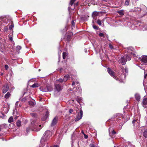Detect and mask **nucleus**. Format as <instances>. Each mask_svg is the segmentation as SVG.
Segmentation results:
<instances>
[{"mask_svg": "<svg viewBox=\"0 0 147 147\" xmlns=\"http://www.w3.org/2000/svg\"><path fill=\"white\" fill-rule=\"evenodd\" d=\"M39 122V120L36 119H34L32 121L30 128L32 130L37 131L40 129L42 127Z\"/></svg>", "mask_w": 147, "mask_h": 147, "instance_id": "f257e3e1", "label": "nucleus"}, {"mask_svg": "<svg viewBox=\"0 0 147 147\" xmlns=\"http://www.w3.org/2000/svg\"><path fill=\"white\" fill-rule=\"evenodd\" d=\"M51 134V133L49 131H47L45 133L40 141V147L45 145V142L49 139Z\"/></svg>", "mask_w": 147, "mask_h": 147, "instance_id": "f03ea898", "label": "nucleus"}, {"mask_svg": "<svg viewBox=\"0 0 147 147\" xmlns=\"http://www.w3.org/2000/svg\"><path fill=\"white\" fill-rule=\"evenodd\" d=\"M72 85L74 86H76L77 87V88L76 89V91H78L80 92H81L82 91V89L80 87L79 83L78 82H73L72 84Z\"/></svg>", "mask_w": 147, "mask_h": 147, "instance_id": "7ed1b4c3", "label": "nucleus"}, {"mask_svg": "<svg viewBox=\"0 0 147 147\" xmlns=\"http://www.w3.org/2000/svg\"><path fill=\"white\" fill-rule=\"evenodd\" d=\"M83 115V111L81 109L80 112L78 113L77 115L76 118L75 119V121H77L81 119Z\"/></svg>", "mask_w": 147, "mask_h": 147, "instance_id": "20e7f679", "label": "nucleus"}, {"mask_svg": "<svg viewBox=\"0 0 147 147\" xmlns=\"http://www.w3.org/2000/svg\"><path fill=\"white\" fill-rule=\"evenodd\" d=\"M107 71L116 80H118L119 79L118 78H117L115 76L114 72L111 70V69L110 68H108L107 69Z\"/></svg>", "mask_w": 147, "mask_h": 147, "instance_id": "39448f33", "label": "nucleus"}, {"mask_svg": "<svg viewBox=\"0 0 147 147\" xmlns=\"http://www.w3.org/2000/svg\"><path fill=\"white\" fill-rule=\"evenodd\" d=\"M9 89V87L7 84H6L3 86V90L2 92L3 93H5Z\"/></svg>", "mask_w": 147, "mask_h": 147, "instance_id": "423d86ee", "label": "nucleus"}, {"mask_svg": "<svg viewBox=\"0 0 147 147\" xmlns=\"http://www.w3.org/2000/svg\"><path fill=\"white\" fill-rule=\"evenodd\" d=\"M147 105V98L145 96L144 97L142 101V106L144 108H146Z\"/></svg>", "mask_w": 147, "mask_h": 147, "instance_id": "0eeeda50", "label": "nucleus"}, {"mask_svg": "<svg viewBox=\"0 0 147 147\" xmlns=\"http://www.w3.org/2000/svg\"><path fill=\"white\" fill-rule=\"evenodd\" d=\"M55 89L58 91H60L62 89V86H61L59 84H55Z\"/></svg>", "mask_w": 147, "mask_h": 147, "instance_id": "6e6552de", "label": "nucleus"}, {"mask_svg": "<svg viewBox=\"0 0 147 147\" xmlns=\"http://www.w3.org/2000/svg\"><path fill=\"white\" fill-rule=\"evenodd\" d=\"M126 61L125 57L124 56L123 57H121V59L119 60V62L121 63L122 65H123L125 64Z\"/></svg>", "mask_w": 147, "mask_h": 147, "instance_id": "1a4fd4ad", "label": "nucleus"}, {"mask_svg": "<svg viewBox=\"0 0 147 147\" xmlns=\"http://www.w3.org/2000/svg\"><path fill=\"white\" fill-rule=\"evenodd\" d=\"M58 118L57 117H55L53 119L52 121L51 125L52 126H54L57 123L58 120Z\"/></svg>", "mask_w": 147, "mask_h": 147, "instance_id": "9d476101", "label": "nucleus"}, {"mask_svg": "<svg viewBox=\"0 0 147 147\" xmlns=\"http://www.w3.org/2000/svg\"><path fill=\"white\" fill-rule=\"evenodd\" d=\"M140 60L144 63H147V56H142L141 57Z\"/></svg>", "mask_w": 147, "mask_h": 147, "instance_id": "9b49d317", "label": "nucleus"}, {"mask_svg": "<svg viewBox=\"0 0 147 147\" xmlns=\"http://www.w3.org/2000/svg\"><path fill=\"white\" fill-rule=\"evenodd\" d=\"M49 116V113L48 112H46L45 114V115L43 116L42 118V121H44L46 120Z\"/></svg>", "mask_w": 147, "mask_h": 147, "instance_id": "f8f14e48", "label": "nucleus"}, {"mask_svg": "<svg viewBox=\"0 0 147 147\" xmlns=\"http://www.w3.org/2000/svg\"><path fill=\"white\" fill-rule=\"evenodd\" d=\"M135 98L136 100L138 102H139L140 99V94L138 93H136L135 95Z\"/></svg>", "mask_w": 147, "mask_h": 147, "instance_id": "ddd939ff", "label": "nucleus"}, {"mask_svg": "<svg viewBox=\"0 0 147 147\" xmlns=\"http://www.w3.org/2000/svg\"><path fill=\"white\" fill-rule=\"evenodd\" d=\"M40 90L43 92H48V90H51V89H47V86L46 87H41L40 88Z\"/></svg>", "mask_w": 147, "mask_h": 147, "instance_id": "4468645a", "label": "nucleus"}, {"mask_svg": "<svg viewBox=\"0 0 147 147\" xmlns=\"http://www.w3.org/2000/svg\"><path fill=\"white\" fill-rule=\"evenodd\" d=\"M129 55V54H128V55H127V54L125 55L124 57H125V58L126 59V60H127L128 61H129L131 59V57L130 55Z\"/></svg>", "mask_w": 147, "mask_h": 147, "instance_id": "2eb2a0df", "label": "nucleus"}, {"mask_svg": "<svg viewBox=\"0 0 147 147\" xmlns=\"http://www.w3.org/2000/svg\"><path fill=\"white\" fill-rule=\"evenodd\" d=\"M69 77V75H65L64 77L63 81L65 82L66 81Z\"/></svg>", "mask_w": 147, "mask_h": 147, "instance_id": "dca6fc26", "label": "nucleus"}, {"mask_svg": "<svg viewBox=\"0 0 147 147\" xmlns=\"http://www.w3.org/2000/svg\"><path fill=\"white\" fill-rule=\"evenodd\" d=\"M39 84L37 83H35L33 84L32 86L31 87L33 88L37 87L39 86Z\"/></svg>", "mask_w": 147, "mask_h": 147, "instance_id": "f3484780", "label": "nucleus"}, {"mask_svg": "<svg viewBox=\"0 0 147 147\" xmlns=\"http://www.w3.org/2000/svg\"><path fill=\"white\" fill-rule=\"evenodd\" d=\"M11 96L10 93L9 92H8L5 95V97L6 98H9Z\"/></svg>", "mask_w": 147, "mask_h": 147, "instance_id": "a211bd4d", "label": "nucleus"}, {"mask_svg": "<svg viewBox=\"0 0 147 147\" xmlns=\"http://www.w3.org/2000/svg\"><path fill=\"white\" fill-rule=\"evenodd\" d=\"M67 55V53L65 52H63V59H65Z\"/></svg>", "mask_w": 147, "mask_h": 147, "instance_id": "6ab92c4d", "label": "nucleus"}, {"mask_svg": "<svg viewBox=\"0 0 147 147\" xmlns=\"http://www.w3.org/2000/svg\"><path fill=\"white\" fill-rule=\"evenodd\" d=\"M120 15L123 16L124 15L123 11V10H121L117 12Z\"/></svg>", "mask_w": 147, "mask_h": 147, "instance_id": "aec40b11", "label": "nucleus"}, {"mask_svg": "<svg viewBox=\"0 0 147 147\" xmlns=\"http://www.w3.org/2000/svg\"><path fill=\"white\" fill-rule=\"evenodd\" d=\"M130 2V0H125L124 5L125 6H127L128 5L129 3Z\"/></svg>", "mask_w": 147, "mask_h": 147, "instance_id": "412c9836", "label": "nucleus"}, {"mask_svg": "<svg viewBox=\"0 0 147 147\" xmlns=\"http://www.w3.org/2000/svg\"><path fill=\"white\" fill-rule=\"evenodd\" d=\"M99 14V12H94L92 13V17L94 16H97Z\"/></svg>", "mask_w": 147, "mask_h": 147, "instance_id": "4be33fe9", "label": "nucleus"}, {"mask_svg": "<svg viewBox=\"0 0 147 147\" xmlns=\"http://www.w3.org/2000/svg\"><path fill=\"white\" fill-rule=\"evenodd\" d=\"M21 47L19 46H18L16 47V51L18 53H19L20 51H19L21 49Z\"/></svg>", "mask_w": 147, "mask_h": 147, "instance_id": "5701e85b", "label": "nucleus"}, {"mask_svg": "<svg viewBox=\"0 0 147 147\" xmlns=\"http://www.w3.org/2000/svg\"><path fill=\"white\" fill-rule=\"evenodd\" d=\"M16 125L18 127H20L21 125V122L20 121L18 120L16 122Z\"/></svg>", "mask_w": 147, "mask_h": 147, "instance_id": "b1692460", "label": "nucleus"}, {"mask_svg": "<svg viewBox=\"0 0 147 147\" xmlns=\"http://www.w3.org/2000/svg\"><path fill=\"white\" fill-rule=\"evenodd\" d=\"M13 121V118L12 117H11L8 119V122L11 123Z\"/></svg>", "mask_w": 147, "mask_h": 147, "instance_id": "393cba45", "label": "nucleus"}, {"mask_svg": "<svg viewBox=\"0 0 147 147\" xmlns=\"http://www.w3.org/2000/svg\"><path fill=\"white\" fill-rule=\"evenodd\" d=\"M29 104L30 106H33L34 105L35 103L33 101H31L29 102Z\"/></svg>", "mask_w": 147, "mask_h": 147, "instance_id": "a878e982", "label": "nucleus"}, {"mask_svg": "<svg viewBox=\"0 0 147 147\" xmlns=\"http://www.w3.org/2000/svg\"><path fill=\"white\" fill-rule=\"evenodd\" d=\"M143 136L145 138H147V131H144L143 133Z\"/></svg>", "mask_w": 147, "mask_h": 147, "instance_id": "bb28decb", "label": "nucleus"}, {"mask_svg": "<svg viewBox=\"0 0 147 147\" xmlns=\"http://www.w3.org/2000/svg\"><path fill=\"white\" fill-rule=\"evenodd\" d=\"M47 89H51L50 90H48V91H51L53 89V88L51 86H47Z\"/></svg>", "mask_w": 147, "mask_h": 147, "instance_id": "cd10ccee", "label": "nucleus"}, {"mask_svg": "<svg viewBox=\"0 0 147 147\" xmlns=\"http://www.w3.org/2000/svg\"><path fill=\"white\" fill-rule=\"evenodd\" d=\"M93 28L96 30H97L99 29V28L97 26L95 25H93Z\"/></svg>", "mask_w": 147, "mask_h": 147, "instance_id": "c85d7f7f", "label": "nucleus"}, {"mask_svg": "<svg viewBox=\"0 0 147 147\" xmlns=\"http://www.w3.org/2000/svg\"><path fill=\"white\" fill-rule=\"evenodd\" d=\"M97 23L99 25H101L102 24L101 22L99 20H98L97 21Z\"/></svg>", "mask_w": 147, "mask_h": 147, "instance_id": "c756f323", "label": "nucleus"}, {"mask_svg": "<svg viewBox=\"0 0 147 147\" xmlns=\"http://www.w3.org/2000/svg\"><path fill=\"white\" fill-rule=\"evenodd\" d=\"M8 30V27L7 26L5 27L4 28V32H6Z\"/></svg>", "mask_w": 147, "mask_h": 147, "instance_id": "7c9ffc66", "label": "nucleus"}, {"mask_svg": "<svg viewBox=\"0 0 147 147\" xmlns=\"http://www.w3.org/2000/svg\"><path fill=\"white\" fill-rule=\"evenodd\" d=\"M76 0H71L70 2V4L72 5L73 4V3H74L75 1H76Z\"/></svg>", "mask_w": 147, "mask_h": 147, "instance_id": "2f4dec72", "label": "nucleus"}, {"mask_svg": "<svg viewBox=\"0 0 147 147\" xmlns=\"http://www.w3.org/2000/svg\"><path fill=\"white\" fill-rule=\"evenodd\" d=\"M138 121H138V120L134 119L132 121V123L134 124L136 122H137L138 123Z\"/></svg>", "mask_w": 147, "mask_h": 147, "instance_id": "473e14b6", "label": "nucleus"}, {"mask_svg": "<svg viewBox=\"0 0 147 147\" xmlns=\"http://www.w3.org/2000/svg\"><path fill=\"white\" fill-rule=\"evenodd\" d=\"M116 133V132L114 130H113L112 131L111 133H110V135L111 134L112 135H113L114 134H115Z\"/></svg>", "mask_w": 147, "mask_h": 147, "instance_id": "72a5a7b5", "label": "nucleus"}, {"mask_svg": "<svg viewBox=\"0 0 147 147\" xmlns=\"http://www.w3.org/2000/svg\"><path fill=\"white\" fill-rule=\"evenodd\" d=\"M99 36H100L103 37H104V36H105L104 34L103 33H99Z\"/></svg>", "mask_w": 147, "mask_h": 147, "instance_id": "f704fd0d", "label": "nucleus"}, {"mask_svg": "<svg viewBox=\"0 0 147 147\" xmlns=\"http://www.w3.org/2000/svg\"><path fill=\"white\" fill-rule=\"evenodd\" d=\"M30 115L33 117H34L36 115V114L35 113H30Z\"/></svg>", "mask_w": 147, "mask_h": 147, "instance_id": "c9c22d12", "label": "nucleus"}, {"mask_svg": "<svg viewBox=\"0 0 147 147\" xmlns=\"http://www.w3.org/2000/svg\"><path fill=\"white\" fill-rule=\"evenodd\" d=\"M109 47L111 49H113V46L111 44H109Z\"/></svg>", "mask_w": 147, "mask_h": 147, "instance_id": "e433bc0d", "label": "nucleus"}, {"mask_svg": "<svg viewBox=\"0 0 147 147\" xmlns=\"http://www.w3.org/2000/svg\"><path fill=\"white\" fill-rule=\"evenodd\" d=\"M9 40L10 41H13V37L12 36H10L9 37Z\"/></svg>", "mask_w": 147, "mask_h": 147, "instance_id": "4c0bfd02", "label": "nucleus"}, {"mask_svg": "<svg viewBox=\"0 0 147 147\" xmlns=\"http://www.w3.org/2000/svg\"><path fill=\"white\" fill-rule=\"evenodd\" d=\"M57 81H59L60 82H61L63 81V80L62 79L60 78V79H59V80H57Z\"/></svg>", "mask_w": 147, "mask_h": 147, "instance_id": "58836bf2", "label": "nucleus"}, {"mask_svg": "<svg viewBox=\"0 0 147 147\" xmlns=\"http://www.w3.org/2000/svg\"><path fill=\"white\" fill-rule=\"evenodd\" d=\"M5 68L6 70H7L8 68V66L7 65H5Z\"/></svg>", "mask_w": 147, "mask_h": 147, "instance_id": "ea45409f", "label": "nucleus"}, {"mask_svg": "<svg viewBox=\"0 0 147 147\" xmlns=\"http://www.w3.org/2000/svg\"><path fill=\"white\" fill-rule=\"evenodd\" d=\"M125 68H121V71H122L123 73H124V69Z\"/></svg>", "mask_w": 147, "mask_h": 147, "instance_id": "a19ab883", "label": "nucleus"}, {"mask_svg": "<svg viewBox=\"0 0 147 147\" xmlns=\"http://www.w3.org/2000/svg\"><path fill=\"white\" fill-rule=\"evenodd\" d=\"M13 25H11L9 27V29L10 30H11L13 28Z\"/></svg>", "mask_w": 147, "mask_h": 147, "instance_id": "79ce46f5", "label": "nucleus"}, {"mask_svg": "<svg viewBox=\"0 0 147 147\" xmlns=\"http://www.w3.org/2000/svg\"><path fill=\"white\" fill-rule=\"evenodd\" d=\"M124 72L125 73H127L128 72V69L127 68H125L124 69Z\"/></svg>", "mask_w": 147, "mask_h": 147, "instance_id": "37998d69", "label": "nucleus"}, {"mask_svg": "<svg viewBox=\"0 0 147 147\" xmlns=\"http://www.w3.org/2000/svg\"><path fill=\"white\" fill-rule=\"evenodd\" d=\"M147 76V74H146L144 72V78H146Z\"/></svg>", "mask_w": 147, "mask_h": 147, "instance_id": "c03bdc74", "label": "nucleus"}, {"mask_svg": "<svg viewBox=\"0 0 147 147\" xmlns=\"http://www.w3.org/2000/svg\"><path fill=\"white\" fill-rule=\"evenodd\" d=\"M84 138H85L87 139L88 138V136L87 135H86L85 134H84Z\"/></svg>", "mask_w": 147, "mask_h": 147, "instance_id": "a18cd8bd", "label": "nucleus"}, {"mask_svg": "<svg viewBox=\"0 0 147 147\" xmlns=\"http://www.w3.org/2000/svg\"><path fill=\"white\" fill-rule=\"evenodd\" d=\"M69 112L70 113H71L73 112V110L71 109H69Z\"/></svg>", "mask_w": 147, "mask_h": 147, "instance_id": "49530a36", "label": "nucleus"}, {"mask_svg": "<svg viewBox=\"0 0 147 147\" xmlns=\"http://www.w3.org/2000/svg\"><path fill=\"white\" fill-rule=\"evenodd\" d=\"M71 24L73 26H74L75 25L74 22V21H72L71 22Z\"/></svg>", "mask_w": 147, "mask_h": 147, "instance_id": "de8ad7c7", "label": "nucleus"}, {"mask_svg": "<svg viewBox=\"0 0 147 147\" xmlns=\"http://www.w3.org/2000/svg\"><path fill=\"white\" fill-rule=\"evenodd\" d=\"M92 147H99L98 146H95L94 144H92Z\"/></svg>", "mask_w": 147, "mask_h": 147, "instance_id": "09e8293b", "label": "nucleus"}, {"mask_svg": "<svg viewBox=\"0 0 147 147\" xmlns=\"http://www.w3.org/2000/svg\"><path fill=\"white\" fill-rule=\"evenodd\" d=\"M131 54L132 55H133V56H135V57L136 56V55L135 54H134L133 53H132V52H131Z\"/></svg>", "mask_w": 147, "mask_h": 147, "instance_id": "8fccbe9b", "label": "nucleus"}, {"mask_svg": "<svg viewBox=\"0 0 147 147\" xmlns=\"http://www.w3.org/2000/svg\"><path fill=\"white\" fill-rule=\"evenodd\" d=\"M53 147H59V146L57 145H55Z\"/></svg>", "mask_w": 147, "mask_h": 147, "instance_id": "3c124183", "label": "nucleus"}, {"mask_svg": "<svg viewBox=\"0 0 147 147\" xmlns=\"http://www.w3.org/2000/svg\"><path fill=\"white\" fill-rule=\"evenodd\" d=\"M82 134H84V131H83V130H82Z\"/></svg>", "mask_w": 147, "mask_h": 147, "instance_id": "603ef678", "label": "nucleus"}, {"mask_svg": "<svg viewBox=\"0 0 147 147\" xmlns=\"http://www.w3.org/2000/svg\"><path fill=\"white\" fill-rule=\"evenodd\" d=\"M18 102H17L16 103V105H17V104H18Z\"/></svg>", "mask_w": 147, "mask_h": 147, "instance_id": "864d4df0", "label": "nucleus"}, {"mask_svg": "<svg viewBox=\"0 0 147 147\" xmlns=\"http://www.w3.org/2000/svg\"><path fill=\"white\" fill-rule=\"evenodd\" d=\"M122 76H124V77H125V75H123V74H122Z\"/></svg>", "mask_w": 147, "mask_h": 147, "instance_id": "5fc2aeb1", "label": "nucleus"}, {"mask_svg": "<svg viewBox=\"0 0 147 147\" xmlns=\"http://www.w3.org/2000/svg\"><path fill=\"white\" fill-rule=\"evenodd\" d=\"M114 147H119L118 146H114Z\"/></svg>", "mask_w": 147, "mask_h": 147, "instance_id": "6e6d98bb", "label": "nucleus"}, {"mask_svg": "<svg viewBox=\"0 0 147 147\" xmlns=\"http://www.w3.org/2000/svg\"><path fill=\"white\" fill-rule=\"evenodd\" d=\"M28 129H26V131H27V132H28Z\"/></svg>", "mask_w": 147, "mask_h": 147, "instance_id": "4d7b16f0", "label": "nucleus"}, {"mask_svg": "<svg viewBox=\"0 0 147 147\" xmlns=\"http://www.w3.org/2000/svg\"><path fill=\"white\" fill-rule=\"evenodd\" d=\"M61 69H60V71H61Z\"/></svg>", "mask_w": 147, "mask_h": 147, "instance_id": "13d9d810", "label": "nucleus"}, {"mask_svg": "<svg viewBox=\"0 0 147 147\" xmlns=\"http://www.w3.org/2000/svg\"><path fill=\"white\" fill-rule=\"evenodd\" d=\"M122 81H122V80H121V81H120V82H122Z\"/></svg>", "mask_w": 147, "mask_h": 147, "instance_id": "bf43d9fd", "label": "nucleus"}, {"mask_svg": "<svg viewBox=\"0 0 147 147\" xmlns=\"http://www.w3.org/2000/svg\"><path fill=\"white\" fill-rule=\"evenodd\" d=\"M1 131V128H0V131Z\"/></svg>", "mask_w": 147, "mask_h": 147, "instance_id": "052dcab7", "label": "nucleus"}, {"mask_svg": "<svg viewBox=\"0 0 147 147\" xmlns=\"http://www.w3.org/2000/svg\"><path fill=\"white\" fill-rule=\"evenodd\" d=\"M68 38V37H67V38Z\"/></svg>", "mask_w": 147, "mask_h": 147, "instance_id": "680f3d73", "label": "nucleus"}, {"mask_svg": "<svg viewBox=\"0 0 147 147\" xmlns=\"http://www.w3.org/2000/svg\"><path fill=\"white\" fill-rule=\"evenodd\" d=\"M78 5V3H77L76 5Z\"/></svg>", "mask_w": 147, "mask_h": 147, "instance_id": "e2e57ef3", "label": "nucleus"}, {"mask_svg": "<svg viewBox=\"0 0 147 147\" xmlns=\"http://www.w3.org/2000/svg\"><path fill=\"white\" fill-rule=\"evenodd\" d=\"M39 71H40V69H39Z\"/></svg>", "mask_w": 147, "mask_h": 147, "instance_id": "0e129e2a", "label": "nucleus"}, {"mask_svg": "<svg viewBox=\"0 0 147 147\" xmlns=\"http://www.w3.org/2000/svg\"><path fill=\"white\" fill-rule=\"evenodd\" d=\"M39 71H40V69H39Z\"/></svg>", "mask_w": 147, "mask_h": 147, "instance_id": "69168bd1", "label": "nucleus"}, {"mask_svg": "<svg viewBox=\"0 0 147 147\" xmlns=\"http://www.w3.org/2000/svg\"><path fill=\"white\" fill-rule=\"evenodd\" d=\"M90 147H91L90 146Z\"/></svg>", "mask_w": 147, "mask_h": 147, "instance_id": "338daca9", "label": "nucleus"}]
</instances>
